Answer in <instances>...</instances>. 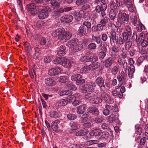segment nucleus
Returning a JSON list of instances; mask_svg holds the SVG:
<instances>
[{"instance_id": "obj_1", "label": "nucleus", "mask_w": 148, "mask_h": 148, "mask_svg": "<svg viewBox=\"0 0 148 148\" xmlns=\"http://www.w3.org/2000/svg\"><path fill=\"white\" fill-rule=\"evenodd\" d=\"M52 35L54 37L58 36V38L62 42H64L70 38L72 34L70 32L65 31L64 28L60 27L56 29L52 33Z\"/></svg>"}, {"instance_id": "obj_2", "label": "nucleus", "mask_w": 148, "mask_h": 148, "mask_svg": "<svg viewBox=\"0 0 148 148\" xmlns=\"http://www.w3.org/2000/svg\"><path fill=\"white\" fill-rule=\"evenodd\" d=\"M96 85L94 83H90L89 84H86L82 85L80 89L83 93H88L86 95L85 97L88 99L92 96V94L90 92H92L95 88Z\"/></svg>"}, {"instance_id": "obj_3", "label": "nucleus", "mask_w": 148, "mask_h": 148, "mask_svg": "<svg viewBox=\"0 0 148 148\" xmlns=\"http://www.w3.org/2000/svg\"><path fill=\"white\" fill-rule=\"evenodd\" d=\"M67 45L70 48L71 50H74L75 51H78L83 48V45L77 39L70 40L68 43Z\"/></svg>"}, {"instance_id": "obj_4", "label": "nucleus", "mask_w": 148, "mask_h": 148, "mask_svg": "<svg viewBox=\"0 0 148 148\" xmlns=\"http://www.w3.org/2000/svg\"><path fill=\"white\" fill-rule=\"evenodd\" d=\"M80 60L82 62H96L98 60L97 57L95 56L94 54L92 53L90 51L86 53L85 56L81 57L80 58Z\"/></svg>"}, {"instance_id": "obj_5", "label": "nucleus", "mask_w": 148, "mask_h": 148, "mask_svg": "<svg viewBox=\"0 0 148 148\" xmlns=\"http://www.w3.org/2000/svg\"><path fill=\"white\" fill-rule=\"evenodd\" d=\"M128 62L129 64L130 65L129 69L128 70V76L130 78H132L135 71L134 66L133 65L134 63V62L132 58L129 59Z\"/></svg>"}, {"instance_id": "obj_6", "label": "nucleus", "mask_w": 148, "mask_h": 148, "mask_svg": "<svg viewBox=\"0 0 148 148\" xmlns=\"http://www.w3.org/2000/svg\"><path fill=\"white\" fill-rule=\"evenodd\" d=\"M101 96L103 100L110 104H112L114 103V101L111 99L108 94L105 92H103L101 93Z\"/></svg>"}, {"instance_id": "obj_7", "label": "nucleus", "mask_w": 148, "mask_h": 148, "mask_svg": "<svg viewBox=\"0 0 148 148\" xmlns=\"http://www.w3.org/2000/svg\"><path fill=\"white\" fill-rule=\"evenodd\" d=\"M62 60L61 65L65 67H69L72 66V65L74 64V62L72 60L67 59L64 57H63V58Z\"/></svg>"}, {"instance_id": "obj_8", "label": "nucleus", "mask_w": 148, "mask_h": 148, "mask_svg": "<svg viewBox=\"0 0 148 148\" xmlns=\"http://www.w3.org/2000/svg\"><path fill=\"white\" fill-rule=\"evenodd\" d=\"M61 71V69L59 67L53 68L48 72V74L50 75H56L60 73Z\"/></svg>"}, {"instance_id": "obj_9", "label": "nucleus", "mask_w": 148, "mask_h": 148, "mask_svg": "<svg viewBox=\"0 0 148 148\" xmlns=\"http://www.w3.org/2000/svg\"><path fill=\"white\" fill-rule=\"evenodd\" d=\"M73 19V16H72L68 15L63 16L61 18L62 21L67 23L71 22Z\"/></svg>"}, {"instance_id": "obj_10", "label": "nucleus", "mask_w": 148, "mask_h": 148, "mask_svg": "<svg viewBox=\"0 0 148 148\" xmlns=\"http://www.w3.org/2000/svg\"><path fill=\"white\" fill-rule=\"evenodd\" d=\"M95 82L100 88L101 89L102 88H105L104 80L102 77H97L96 80Z\"/></svg>"}, {"instance_id": "obj_11", "label": "nucleus", "mask_w": 148, "mask_h": 148, "mask_svg": "<svg viewBox=\"0 0 148 148\" xmlns=\"http://www.w3.org/2000/svg\"><path fill=\"white\" fill-rule=\"evenodd\" d=\"M60 122L58 120H57L53 121L51 124L52 129L54 131H56L58 129L59 126L60 125Z\"/></svg>"}, {"instance_id": "obj_12", "label": "nucleus", "mask_w": 148, "mask_h": 148, "mask_svg": "<svg viewBox=\"0 0 148 148\" xmlns=\"http://www.w3.org/2000/svg\"><path fill=\"white\" fill-rule=\"evenodd\" d=\"M119 17L121 22L123 23L125 22H127L129 19L127 15L125 13H123L122 14V13H121L120 12Z\"/></svg>"}, {"instance_id": "obj_13", "label": "nucleus", "mask_w": 148, "mask_h": 148, "mask_svg": "<svg viewBox=\"0 0 148 148\" xmlns=\"http://www.w3.org/2000/svg\"><path fill=\"white\" fill-rule=\"evenodd\" d=\"M108 121L110 123L115 121L118 119V116L116 114H112L108 117Z\"/></svg>"}, {"instance_id": "obj_14", "label": "nucleus", "mask_w": 148, "mask_h": 148, "mask_svg": "<svg viewBox=\"0 0 148 148\" xmlns=\"http://www.w3.org/2000/svg\"><path fill=\"white\" fill-rule=\"evenodd\" d=\"M47 10H41L39 14L38 17L40 19H43L48 16Z\"/></svg>"}, {"instance_id": "obj_15", "label": "nucleus", "mask_w": 148, "mask_h": 148, "mask_svg": "<svg viewBox=\"0 0 148 148\" xmlns=\"http://www.w3.org/2000/svg\"><path fill=\"white\" fill-rule=\"evenodd\" d=\"M102 133V131L99 129H96L93 130L92 132H90L89 134L90 136H96L99 138L101 135V133Z\"/></svg>"}, {"instance_id": "obj_16", "label": "nucleus", "mask_w": 148, "mask_h": 148, "mask_svg": "<svg viewBox=\"0 0 148 148\" xmlns=\"http://www.w3.org/2000/svg\"><path fill=\"white\" fill-rule=\"evenodd\" d=\"M113 62V59L112 57H109L103 62V65L106 67H108L112 65Z\"/></svg>"}, {"instance_id": "obj_17", "label": "nucleus", "mask_w": 148, "mask_h": 148, "mask_svg": "<svg viewBox=\"0 0 148 148\" xmlns=\"http://www.w3.org/2000/svg\"><path fill=\"white\" fill-rule=\"evenodd\" d=\"M90 121V120L87 118H83L81 120V122L83 123L84 126L86 127H90L91 126V124Z\"/></svg>"}, {"instance_id": "obj_18", "label": "nucleus", "mask_w": 148, "mask_h": 148, "mask_svg": "<svg viewBox=\"0 0 148 148\" xmlns=\"http://www.w3.org/2000/svg\"><path fill=\"white\" fill-rule=\"evenodd\" d=\"M66 47L65 46H61L58 51L57 54L59 56L64 55L66 53Z\"/></svg>"}, {"instance_id": "obj_19", "label": "nucleus", "mask_w": 148, "mask_h": 148, "mask_svg": "<svg viewBox=\"0 0 148 148\" xmlns=\"http://www.w3.org/2000/svg\"><path fill=\"white\" fill-rule=\"evenodd\" d=\"M86 32V28L84 25H81L77 32V34L80 36H82L85 34Z\"/></svg>"}, {"instance_id": "obj_20", "label": "nucleus", "mask_w": 148, "mask_h": 148, "mask_svg": "<svg viewBox=\"0 0 148 148\" xmlns=\"http://www.w3.org/2000/svg\"><path fill=\"white\" fill-rule=\"evenodd\" d=\"M45 82L46 85L49 86H53L55 85V81L51 78H48L45 79Z\"/></svg>"}, {"instance_id": "obj_21", "label": "nucleus", "mask_w": 148, "mask_h": 148, "mask_svg": "<svg viewBox=\"0 0 148 148\" xmlns=\"http://www.w3.org/2000/svg\"><path fill=\"white\" fill-rule=\"evenodd\" d=\"M123 39L125 41H129L132 39L131 35L130 34H127V32H124L122 33Z\"/></svg>"}, {"instance_id": "obj_22", "label": "nucleus", "mask_w": 148, "mask_h": 148, "mask_svg": "<svg viewBox=\"0 0 148 148\" xmlns=\"http://www.w3.org/2000/svg\"><path fill=\"white\" fill-rule=\"evenodd\" d=\"M100 66V63L96 62L92 63L88 66L89 70H94L97 69Z\"/></svg>"}, {"instance_id": "obj_23", "label": "nucleus", "mask_w": 148, "mask_h": 148, "mask_svg": "<svg viewBox=\"0 0 148 148\" xmlns=\"http://www.w3.org/2000/svg\"><path fill=\"white\" fill-rule=\"evenodd\" d=\"M102 99L101 98L99 97L93 98L90 100V102L94 104L100 103L102 102Z\"/></svg>"}, {"instance_id": "obj_24", "label": "nucleus", "mask_w": 148, "mask_h": 148, "mask_svg": "<svg viewBox=\"0 0 148 148\" xmlns=\"http://www.w3.org/2000/svg\"><path fill=\"white\" fill-rule=\"evenodd\" d=\"M86 108V106L84 105L79 106L77 108V113L78 114H83L85 112Z\"/></svg>"}, {"instance_id": "obj_25", "label": "nucleus", "mask_w": 148, "mask_h": 148, "mask_svg": "<svg viewBox=\"0 0 148 148\" xmlns=\"http://www.w3.org/2000/svg\"><path fill=\"white\" fill-rule=\"evenodd\" d=\"M143 33H141L140 36L139 38L140 39H141L143 41L141 42V45L143 47H145L148 45V42L146 40H144V37H143Z\"/></svg>"}, {"instance_id": "obj_26", "label": "nucleus", "mask_w": 148, "mask_h": 148, "mask_svg": "<svg viewBox=\"0 0 148 148\" xmlns=\"http://www.w3.org/2000/svg\"><path fill=\"white\" fill-rule=\"evenodd\" d=\"M67 103L68 101L66 99L60 100L57 103L58 106H64Z\"/></svg>"}, {"instance_id": "obj_27", "label": "nucleus", "mask_w": 148, "mask_h": 148, "mask_svg": "<svg viewBox=\"0 0 148 148\" xmlns=\"http://www.w3.org/2000/svg\"><path fill=\"white\" fill-rule=\"evenodd\" d=\"M131 20L132 24L134 26H137L138 25H139L141 24V22L140 21H137L136 16L133 17L131 19Z\"/></svg>"}, {"instance_id": "obj_28", "label": "nucleus", "mask_w": 148, "mask_h": 148, "mask_svg": "<svg viewBox=\"0 0 148 148\" xmlns=\"http://www.w3.org/2000/svg\"><path fill=\"white\" fill-rule=\"evenodd\" d=\"M82 78V76L79 74L74 75H72L71 78V79L72 81H78L79 79H81Z\"/></svg>"}, {"instance_id": "obj_29", "label": "nucleus", "mask_w": 148, "mask_h": 148, "mask_svg": "<svg viewBox=\"0 0 148 148\" xmlns=\"http://www.w3.org/2000/svg\"><path fill=\"white\" fill-rule=\"evenodd\" d=\"M50 3L52 6L54 8H58L60 6V4L55 0H51Z\"/></svg>"}, {"instance_id": "obj_30", "label": "nucleus", "mask_w": 148, "mask_h": 148, "mask_svg": "<svg viewBox=\"0 0 148 148\" xmlns=\"http://www.w3.org/2000/svg\"><path fill=\"white\" fill-rule=\"evenodd\" d=\"M63 58V57H58L52 61L53 63L55 64H60L61 65L62 63V59Z\"/></svg>"}, {"instance_id": "obj_31", "label": "nucleus", "mask_w": 148, "mask_h": 148, "mask_svg": "<svg viewBox=\"0 0 148 148\" xmlns=\"http://www.w3.org/2000/svg\"><path fill=\"white\" fill-rule=\"evenodd\" d=\"M104 27L101 24H98L96 26H93L92 27V29L93 30V29H95L96 31H101L103 29Z\"/></svg>"}, {"instance_id": "obj_32", "label": "nucleus", "mask_w": 148, "mask_h": 148, "mask_svg": "<svg viewBox=\"0 0 148 148\" xmlns=\"http://www.w3.org/2000/svg\"><path fill=\"white\" fill-rule=\"evenodd\" d=\"M109 16L111 20H113L115 18L116 14L114 10H110Z\"/></svg>"}, {"instance_id": "obj_33", "label": "nucleus", "mask_w": 148, "mask_h": 148, "mask_svg": "<svg viewBox=\"0 0 148 148\" xmlns=\"http://www.w3.org/2000/svg\"><path fill=\"white\" fill-rule=\"evenodd\" d=\"M108 137V133L106 132H103L101 133V135L98 138L99 139H106Z\"/></svg>"}, {"instance_id": "obj_34", "label": "nucleus", "mask_w": 148, "mask_h": 148, "mask_svg": "<svg viewBox=\"0 0 148 148\" xmlns=\"http://www.w3.org/2000/svg\"><path fill=\"white\" fill-rule=\"evenodd\" d=\"M89 112L92 113L93 112V111H94L96 112V114H99V112L98 110L95 107H91L88 108L87 110Z\"/></svg>"}, {"instance_id": "obj_35", "label": "nucleus", "mask_w": 148, "mask_h": 148, "mask_svg": "<svg viewBox=\"0 0 148 148\" xmlns=\"http://www.w3.org/2000/svg\"><path fill=\"white\" fill-rule=\"evenodd\" d=\"M78 16L79 17V20L80 19V17L85 18V16L87 15V13H86L83 10H81L78 13Z\"/></svg>"}, {"instance_id": "obj_36", "label": "nucleus", "mask_w": 148, "mask_h": 148, "mask_svg": "<svg viewBox=\"0 0 148 148\" xmlns=\"http://www.w3.org/2000/svg\"><path fill=\"white\" fill-rule=\"evenodd\" d=\"M67 88L68 89H71L74 91L75 90L77 89L76 87L71 83H68L67 85Z\"/></svg>"}, {"instance_id": "obj_37", "label": "nucleus", "mask_w": 148, "mask_h": 148, "mask_svg": "<svg viewBox=\"0 0 148 148\" xmlns=\"http://www.w3.org/2000/svg\"><path fill=\"white\" fill-rule=\"evenodd\" d=\"M89 71L88 66H84L80 70V72L82 73H88Z\"/></svg>"}, {"instance_id": "obj_38", "label": "nucleus", "mask_w": 148, "mask_h": 148, "mask_svg": "<svg viewBox=\"0 0 148 148\" xmlns=\"http://www.w3.org/2000/svg\"><path fill=\"white\" fill-rule=\"evenodd\" d=\"M120 50L121 53V55L123 59H125L127 57L126 50L124 49V47H123L121 48Z\"/></svg>"}, {"instance_id": "obj_39", "label": "nucleus", "mask_w": 148, "mask_h": 148, "mask_svg": "<svg viewBox=\"0 0 148 148\" xmlns=\"http://www.w3.org/2000/svg\"><path fill=\"white\" fill-rule=\"evenodd\" d=\"M107 5L106 3H104L100 5H98L96 8L95 9H106Z\"/></svg>"}, {"instance_id": "obj_40", "label": "nucleus", "mask_w": 148, "mask_h": 148, "mask_svg": "<svg viewBox=\"0 0 148 148\" xmlns=\"http://www.w3.org/2000/svg\"><path fill=\"white\" fill-rule=\"evenodd\" d=\"M97 47L96 44L94 43H92L89 44L87 47L88 49L89 50H94Z\"/></svg>"}, {"instance_id": "obj_41", "label": "nucleus", "mask_w": 148, "mask_h": 148, "mask_svg": "<svg viewBox=\"0 0 148 148\" xmlns=\"http://www.w3.org/2000/svg\"><path fill=\"white\" fill-rule=\"evenodd\" d=\"M58 79L60 82L62 83L65 82L67 80V78L64 76L59 77Z\"/></svg>"}, {"instance_id": "obj_42", "label": "nucleus", "mask_w": 148, "mask_h": 148, "mask_svg": "<svg viewBox=\"0 0 148 148\" xmlns=\"http://www.w3.org/2000/svg\"><path fill=\"white\" fill-rule=\"evenodd\" d=\"M108 22V19L107 18L105 17L103 19H102L100 21V24L103 27H105L106 25V23Z\"/></svg>"}, {"instance_id": "obj_43", "label": "nucleus", "mask_w": 148, "mask_h": 148, "mask_svg": "<svg viewBox=\"0 0 148 148\" xmlns=\"http://www.w3.org/2000/svg\"><path fill=\"white\" fill-rule=\"evenodd\" d=\"M68 101H69L70 102H72L73 100L76 99V97L73 95H69L67 97Z\"/></svg>"}, {"instance_id": "obj_44", "label": "nucleus", "mask_w": 148, "mask_h": 148, "mask_svg": "<svg viewBox=\"0 0 148 148\" xmlns=\"http://www.w3.org/2000/svg\"><path fill=\"white\" fill-rule=\"evenodd\" d=\"M68 119L70 120H74L77 118V116L75 114H69L67 115Z\"/></svg>"}, {"instance_id": "obj_45", "label": "nucleus", "mask_w": 148, "mask_h": 148, "mask_svg": "<svg viewBox=\"0 0 148 148\" xmlns=\"http://www.w3.org/2000/svg\"><path fill=\"white\" fill-rule=\"evenodd\" d=\"M64 12V10H55L52 14L54 16L58 15L60 14L63 13Z\"/></svg>"}, {"instance_id": "obj_46", "label": "nucleus", "mask_w": 148, "mask_h": 148, "mask_svg": "<svg viewBox=\"0 0 148 148\" xmlns=\"http://www.w3.org/2000/svg\"><path fill=\"white\" fill-rule=\"evenodd\" d=\"M50 116L51 117L56 118L58 116V113L56 111H51L50 113Z\"/></svg>"}, {"instance_id": "obj_47", "label": "nucleus", "mask_w": 148, "mask_h": 148, "mask_svg": "<svg viewBox=\"0 0 148 148\" xmlns=\"http://www.w3.org/2000/svg\"><path fill=\"white\" fill-rule=\"evenodd\" d=\"M45 25V23L42 21H39L37 22L36 26L38 28L42 27Z\"/></svg>"}, {"instance_id": "obj_48", "label": "nucleus", "mask_w": 148, "mask_h": 148, "mask_svg": "<svg viewBox=\"0 0 148 148\" xmlns=\"http://www.w3.org/2000/svg\"><path fill=\"white\" fill-rule=\"evenodd\" d=\"M118 6V5L117 4V6H116L115 3L112 1L110 2V8L111 9H117V7Z\"/></svg>"}, {"instance_id": "obj_49", "label": "nucleus", "mask_w": 148, "mask_h": 148, "mask_svg": "<svg viewBox=\"0 0 148 148\" xmlns=\"http://www.w3.org/2000/svg\"><path fill=\"white\" fill-rule=\"evenodd\" d=\"M103 118L102 117H100L95 119L94 121L95 123H101L103 120Z\"/></svg>"}, {"instance_id": "obj_50", "label": "nucleus", "mask_w": 148, "mask_h": 148, "mask_svg": "<svg viewBox=\"0 0 148 148\" xmlns=\"http://www.w3.org/2000/svg\"><path fill=\"white\" fill-rule=\"evenodd\" d=\"M27 7L28 9H35L36 8V6L34 3H31L27 5Z\"/></svg>"}, {"instance_id": "obj_51", "label": "nucleus", "mask_w": 148, "mask_h": 148, "mask_svg": "<svg viewBox=\"0 0 148 148\" xmlns=\"http://www.w3.org/2000/svg\"><path fill=\"white\" fill-rule=\"evenodd\" d=\"M124 40L123 38L122 39L121 37H119L117 40V44L120 45L123 44L124 43Z\"/></svg>"}, {"instance_id": "obj_52", "label": "nucleus", "mask_w": 148, "mask_h": 148, "mask_svg": "<svg viewBox=\"0 0 148 148\" xmlns=\"http://www.w3.org/2000/svg\"><path fill=\"white\" fill-rule=\"evenodd\" d=\"M78 127L77 124L75 123H73L72 124L71 126V129L73 130H75L77 129Z\"/></svg>"}, {"instance_id": "obj_53", "label": "nucleus", "mask_w": 148, "mask_h": 148, "mask_svg": "<svg viewBox=\"0 0 148 148\" xmlns=\"http://www.w3.org/2000/svg\"><path fill=\"white\" fill-rule=\"evenodd\" d=\"M118 70L119 69L118 68L117 66H114L112 68V72L113 74L115 75L117 73Z\"/></svg>"}, {"instance_id": "obj_54", "label": "nucleus", "mask_w": 148, "mask_h": 148, "mask_svg": "<svg viewBox=\"0 0 148 148\" xmlns=\"http://www.w3.org/2000/svg\"><path fill=\"white\" fill-rule=\"evenodd\" d=\"M87 0H77L76 4L77 5H79L87 2Z\"/></svg>"}, {"instance_id": "obj_55", "label": "nucleus", "mask_w": 148, "mask_h": 148, "mask_svg": "<svg viewBox=\"0 0 148 148\" xmlns=\"http://www.w3.org/2000/svg\"><path fill=\"white\" fill-rule=\"evenodd\" d=\"M92 39L97 44H99L101 41V39L99 37L92 36Z\"/></svg>"}, {"instance_id": "obj_56", "label": "nucleus", "mask_w": 148, "mask_h": 148, "mask_svg": "<svg viewBox=\"0 0 148 148\" xmlns=\"http://www.w3.org/2000/svg\"><path fill=\"white\" fill-rule=\"evenodd\" d=\"M145 57L144 56H142L139 57L137 60V62L139 64H141L144 61Z\"/></svg>"}, {"instance_id": "obj_57", "label": "nucleus", "mask_w": 148, "mask_h": 148, "mask_svg": "<svg viewBox=\"0 0 148 148\" xmlns=\"http://www.w3.org/2000/svg\"><path fill=\"white\" fill-rule=\"evenodd\" d=\"M105 51H101L99 53V58L102 59L105 57L106 55V54Z\"/></svg>"}, {"instance_id": "obj_58", "label": "nucleus", "mask_w": 148, "mask_h": 148, "mask_svg": "<svg viewBox=\"0 0 148 148\" xmlns=\"http://www.w3.org/2000/svg\"><path fill=\"white\" fill-rule=\"evenodd\" d=\"M51 60V57L50 56L46 57L44 59V61L45 63H48Z\"/></svg>"}, {"instance_id": "obj_59", "label": "nucleus", "mask_w": 148, "mask_h": 148, "mask_svg": "<svg viewBox=\"0 0 148 148\" xmlns=\"http://www.w3.org/2000/svg\"><path fill=\"white\" fill-rule=\"evenodd\" d=\"M107 44L106 43H103L101 46V50L104 51L106 52L107 51Z\"/></svg>"}, {"instance_id": "obj_60", "label": "nucleus", "mask_w": 148, "mask_h": 148, "mask_svg": "<svg viewBox=\"0 0 148 148\" xmlns=\"http://www.w3.org/2000/svg\"><path fill=\"white\" fill-rule=\"evenodd\" d=\"M80 132L82 133V136H83L86 134L88 132V130L86 129H82L81 130Z\"/></svg>"}, {"instance_id": "obj_61", "label": "nucleus", "mask_w": 148, "mask_h": 148, "mask_svg": "<svg viewBox=\"0 0 148 148\" xmlns=\"http://www.w3.org/2000/svg\"><path fill=\"white\" fill-rule=\"evenodd\" d=\"M135 127L136 128V130L138 132V134H140V133L141 132L142 129L141 127H140L138 125H136L135 126Z\"/></svg>"}, {"instance_id": "obj_62", "label": "nucleus", "mask_w": 148, "mask_h": 148, "mask_svg": "<svg viewBox=\"0 0 148 148\" xmlns=\"http://www.w3.org/2000/svg\"><path fill=\"white\" fill-rule=\"evenodd\" d=\"M125 49H129L130 48L132 45V42L130 41H126Z\"/></svg>"}, {"instance_id": "obj_63", "label": "nucleus", "mask_w": 148, "mask_h": 148, "mask_svg": "<svg viewBox=\"0 0 148 148\" xmlns=\"http://www.w3.org/2000/svg\"><path fill=\"white\" fill-rule=\"evenodd\" d=\"M83 25L86 26L88 28H90L91 26V25L90 23L89 22H84L83 24Z\"/></svg>"}, {"instance_id": "obj_64", "label": "nucleus", "mask_w": 148, "mask_h": 148, "mask_svg": "<svg viewBox=\"0 0 148 148\" xmlns=\"http://www.w3.org/2000/svg\"><path fill=\"white\" fill-rule=\"evenodd\" d=\"M46 43V41L45 40V38L43 37L41 38L40 40V44L41 45H45Z\"/></svg>"}]
</instances>
